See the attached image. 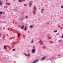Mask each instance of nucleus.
Returning a JSON list of instances; mask_svg holds the SVG:
<instances>
[{"instance_id":"nucleus-1","label":"nucleus","mask_w":63,"mask_h":63,"mask_svg":"<svg viewBox=\"0 0 63 63\" xmlns=\"http://www.w3.org/2000/svg\"><path fill=\"white\" fill-rule=\"evenodd\" d=\"M33 3V2H32V1H30L29 4V7H31V6H32V3Z\"/></svg>"},{"instance_id":"nucleus-2","label":"nucleus","mask_w":63,"mask_h":63,"mask_svg":"<svg viewBox=\"0 0 63 63\" xmlns=\"http://www.w3.org/2000/svg\"><path fill=\"white\" fill-rule=\"evenodd\" d=\"M40 44L41 45H42V46H43L44 45L43 42L41 40L40 41Z\"/></svg>"},{"instance_id":"nucleus-3","label":"nucleus","mask_w":63,"mask_h":63,"mask_svg":"<svg viewBox=\"0 0 63 63\" xmlns=\"http://www.w3.org/2000/svg\"><path fill=\"white\" fill-rule=\"evenodd\" d=\"M46 59V57H43L41 58V60H44L45 59Z\"/></svg>"},{"instance_id":"nucleus-4","label":"nucleus","mask_w":63,"mask_h":63,"mask_svg":"<svg viewBox=\"0 0 63 63\" xmlns=\"http://www.w3.org/2000/svg\"><path fill=\"white\" fill-rule=\"evenodd\" d=\"M38 60H36L34 61H33L32 63H36V62H38Z\"/></svg>"},{"instance_id":"nucleus-5","label":"nucleus","mask_w":63,"mask_h":63,"mask_svg":"<svg viewBox=\"0 0 63 63\" xmlns=\"http://www.w3.org/2000/svg\"><path fill=\"white\" fill-rule=\"evenodd\" d=\"M20 27L21 29H24V26H23V25H22Z\"/></svg>"},{"instance_id":"nucleus-6","label":"nucleus","mask_w":63,"mask_h":63,"mask_svg":"<svg viewBox=\"0 0 63 63\" xmlns=\"http://www.w3.org/2000/svg\"><path fill=\"white\" fill-rule=\"evenodd\" d=\"M32 53H34V52H35V50L34 49H33L32 50Z\"/></svg>"},{"instance_id":"nucleus-7","label":"nucleus","mask_w":63,"mask_h":63,"mask_svg":"<svg viewBox=\"0 0 63 63\" xmlns=\"http://www.w3.org/2000/svg\"><path fill=\"white\" fill-rule=\"evenodd\" d=\"M2 4V1L1 0H0V5H1Z\"/></svg>"},{"instance_id":"nucleus-8","label":"nucleus","mask_w":63,"mask_h":63,"mask_svg":"<svg viewBox=\"0 0 63 63\" xmlns=\"http://www.w3.org/2000/svg\"><path fill=\"white\" fill-rule=\"evenodd\" d=\"M5 4L6 5H10V3L6 2L5 3Z\"/></svg>"},{"instance_id":"nucleus-9","label":"nucleus","mask_w":63,"mask_h":63,"mask_svg":"<svg viewBox=\"0 0 63 63\" xmlns=\"http://www.w3.org/2000/svg\"><path fill=\"white\" fill-rule=\"evenodd\" d=\"M33 41H34V40H33L32 39V41L31 42V44H32L33 43Z\"/></svg>"},{"instance_id":"nucleus-10","label":"nucleus","mask_w":63,"mask_h":63,"mask_svg":"<svg viewBox=\"0 0 63 63\" xmlns=\"http://www.w3.org/2000/svg\"><path fill=\"white\" fill-rule=\"evenodd\" d=\"M62 41V40H61V39H60L59 40V41H58L59 43H60V42H61Z\"/></svg>"},{"instance_id":"nucleus-11","label":"nucleus","mask_w":63,"mask_h":63,"mask_svg":"<svg viewBox=\"0 0 63 63\" xmlns=\"http://www.w3.org/2000/svg\"><path fill=\"white\" fill-rule=\"evenodd\" d=\"M17 34L18 35V37H20V34H19V33L18 32H17Z\"/></svg>"},{"instance_id":"nucleus-12","label":"nucleus","mask_w":63,"mask_h":63,"mask_svg":"<svg viewBox=\"0 0 63 63\" xmlns=\"http://www.w3.org/2000/svg\"><path fill=\"white\" fill-rule=\"evenodd\" d=\"M41 13H43V10L42 9H41Z\"/></svg>"},{"instance_id":"nucleus-13","label":"nucleus","mask_w":63,"mask_h":63,"mask_svg":"<svg viewBox=\"0 0 63 63\" xmlns=\"http://www.w3.org/2000/svg\"><path fill=\"white\" fill-rule=\"evenodd\" d=\"M33 15H35V11H33Z\"/></svg>"},{"instance_id":"nucleus-14","label":"nucleus","mask_w":63,"mask_h":63,"mask_svg":"<svg viewBox=\"0 0 63 63\" xmlns=\"http://www.w3.org/2000/svg\"><path fill=\"white\" fill-rule=\"evenodd\" d=\"M28 56L29 57L30 56V53H28Z\"/></svg>"},{"instance_id":"nucleus-15","label":"nucleus","mask_w":63,"mask_h":63,"mask_svg":"<svg viewBox=\"0 0 63 63\" xmlns=\"http://www.w3.org/2000/svg\"><path fill=\"white\" fill-rule=\"evenodd\" d=\"M50 43L51 44H52V43H53V42H52V41H50Z\"/></svg>"},{"instance_id":"nucleus-16","label":"nucleus","mask_w":63,"mask_h":63,"mask_svg":"<svg viewBox=\"0 0 63 63\" xmlns=\"http://www.w3.org/2000/svg\"><path fill=\"white\" fill-rule=\"evenodd\" d=\"M32 27H33V26H30V27L31 28H32Z\"/></svg>"},{"instance_id":"nucleus-17","label":"nucleus","mask_w":63,"mask_h":63,"mask_svg":"<svg viewBox=\"0 0 63 63\" xmlns=\"http://www.w3.org/2000/svg\"><path fill=\"white\" fill-rule=\"evenodd\" d=\"M54 32L55 33H56V32H57V30H55L54 31Z\"/></svg>"},{"instance_id":"nucleus-18","label":"nucleus","mask_w":63,"mask_h":63,"mask_svg":"<svg viewBox=\"0 0 63 63\" xmlns=\"http://www.w3.org/2000/svg\"><path fill=\"white\" fill-rule=\"evenodd\" d=\"M3 14V12H0V14Z\"/></svg>"},{"instance_id":"nucleus-19","label":"nucleus","mask_w":63,"mask_h":63,"mask_svg":"<svg viewBox=\"0 0 63 63\" xmlns=\"http://www.w3.org/2000/svg\"><path fill=\"white\" fill-rule=\"evenodd\" d=\"M6 47H7V46H4V48Z\"/></svg>"},{"instance_id":"nucleus-20","label":"nucleus","mask_w":63,"mask_h":63,"mask_svg":"<svg viewBox=\"0 0 63 63\" xmlns=\"http://www.w3.org/2000/svg\"><path fill=\"white\" fill-rule=\"evenodd\" d=\"M61 8H63V5L62 6H61Z\"/></svg>"},{"instance_id":"nucleus-21","label":"nucleus","mask_w":63,"mask_h":63,"mask_svg":"<svg viewBox=\"0 0 63 63\" xmlns=\"http://www.w3.org/2000/svg\"><path fill=\"white\" fill-rule=\"evenodd\" d=\"M18 1L19 2H22V1L20 0H18Z\"/></svg>"},{"instance_id":"nucleus-22","label":"nucleus","mask_w":63,"mask_h":63,"mask_svg":"<svg viewBox=\"0 0 63 63\" xmlns=\"http://www.w3.org/2000/svg\"><path fill=\"white\" fill-rule=\"evenodd\" d=\"M15 49H13V51H15Z\"/></svg>"},{"instance_id":"nucleus-23","label":"nucleus","mask_w":63,"mask_h":63,"mask_svg":"<svg viewBox=\"0 0 63 63\" xmlns=\"http://www.w3.org/2000/svg\"><path fill=\"white\" fill-rule=\"evenodd\" d=\"M25 55H26V56H27V55H26V54L25 53Z\"/></svg>"},{"instance_id":"nucleus-24","label":"nucleus","mask_w":63,"mask_h":63,"mask_svg":"<svg viewBox=\"0 0 63 63\" xmlns=\"http://www.w3.org/2000/svg\"><path fill=\"white\" fill-rule=\"evenodd\" d=\"M46 24H47V25H48V24H49V23H47Z\"/></svg>"},{"instance_id":"nucleus-25","label":"nucleus","mask_w":63,"mask_h":63,"mask_svg":"<svg viewBox=\"0 0 63 63\" xmlns=\"http://www.w3.org/2000/svg\"><path fill=\"white\" fill-rule=\"evenodd\" d=\"M34 7L35 8V10H36V7H35V6H34Z\"/></svg>"},{"instance_id":"nucleus-26","label":"nucleus","mask_w":63,"mask_h":63,"mask_svg":"<svg viewBox=\"0 0 63 63\" xmlns=\"http://www.w3.org/2000/svg\"><path fill=\"white\" fill-rule=\"evenodd\" d=\"M34 7L35 8V10H36V7H35V6H34Z\"/></svg>"},{"instance_id":"nucleus-27","label":"nucleus","mask_w":63,"mask_h":63,"mask_svg":"<svg viewBox=\"0 0 63 63\" xmlns=\"http://www.w3.org/2000/svg\"><path fill=\"white\" fill-rule=\"evenodd\" d=\"M1 34H0V37H1Z\"/></svg>"},{"instance_id":"nucleus-28","label":"nucleus","mask_w":63,"mask_h":63,"mask_svg":"<svg viewBox=\"0 0 63 63\" xmlns=\"http://www.w3.org/2000/svg\"><path fill=\"white\" fill-rule=\"evenodd\" d=\"M22 1H25V0H22Z\"/></svg>"},{"instance_id":"nucleus-29","label":"nucleus","mask_w":63,"mask_h":63,"mask_svg":"<svg viewBox=\"0 0 63 63\" xmlns=\"http://www.w3.org/2000/svg\"><path fill=\"white\" fill-rule=\"evenodd\" d=\"M26 18H27V17H28L27 16H26Z\"/></svg>"},{"instance_id":"nucleus-30","label":"nucleus","mask_w":63,"mask_h":63,"mask_svg":"<svg viewBox=\"0 0 63 63\" xmlns=\"http://www.w3.org/2000/svg\"><path fill=\"white\" fill-rule=\"evenodd\" d=\"M6 46V47H9V46Z\"/></svg>"},{"instance_id":"nucleus-31","label":"nucleus","mask_w":63,"mask_h":63,"mask_svg":"<svg viewBox=\"0 0 63 63\" xmlns=\"http://www.w3.org/2000/svg\"><path fill=\"white\" fill-rule=\"evenodd\" d=\"M62 38H63V35H62Z\"/></svg>"},{"instance_id":"nucleus-32","label":"nucleus","mask_w":63,"mask_h":63,"mask_svg":"<svg viewBox=\"0 0 63 63\" xmlns=\"http://www.w3.org/2000/svg\"><path fill=\"white\" fill-rule=\"evenodd\" d=\"M25 30H26V29L25 28Z\"/></svg>"},{"instance_id":"nucleus-33","label":"nucleus","mask_w":63,"mask_h":63,"mask_svg":"<svg viewBox=\"0 0 63 63\" xmlns=\"http://www.w3.org/2000/svg\"><path fill=\"white\" fill-rule=\"evenodd\" d=\"M61 29H62V28L61 27Z\"/></svg>"},{"instance_id":"nucleus-34","label":"nucleus","mask_w":63,"mask_h":63,"mask_svg":"<svg viewBox=\"0 0 63 63\" xmlns=\"http://www.w3.org/2000/svg\"><path fill=\"white\" fill-rule=\"evenodd\" d=\"M49 37V35L47 36V37Z\"/></svg>"},{"instance_id":"nucleus-35","label":"nucleus","mask_w":63,"mask_h":63,"mask_svg":"<svg viewBox=\"0 0 63 63\" xmlns=\"http://www.w3.org/2000/svg\"><path fill=\"white\" fill-rule=\"evenodd\" d=\"M12 47H14V46H13Z\"/></svg>"},{"instance_id":"nucleus-36","label":"nucleus","mask_w":63,"mask_h":63,"mask_svg":"<svg viewBox=\"0 0 63 63\" xmlns=\"http://www.w3.org/2000/svg\"><path fill=\"white\" fill-rule=\"evenodd\" d=\"M0 29H1V28H0Z\"/></svg>"}]
</instances>
